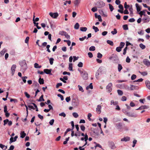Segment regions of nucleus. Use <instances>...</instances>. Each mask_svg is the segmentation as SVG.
I'll use <instances>...</instances> for the list:
<instances>
[{
	"label": "nucleus",
	"instance_id": "20e7f679",
	"mask_svg": "<svg viewBox=\"0 0 150 150\" xmlns=\"http://www.w3.org/2000/svg\"><path fill=\"white\" fill-rule=\"evenodd\" d=\"M79 71L80 73L81 76L83 79L84 80H87L88 78V74L87 72L85 71H82L79 70Z\"/></svg>",
	"mask_w": 150,
	"mask_h": 150
},
{
	"label": "nucleus",
	"instance_id": "680f3d73",
	"mask_svg": "<svg viewBox=\"0 0 150 150\" xmlns=\"http://www.w3.org/2000/svg\"><path fill=\"white\" fill-rule=\"evenodd\" d=\"M28 107L29 108V110H31V109H33V110L35 109V108H34L33 106L30 105L29 104L28 105Z\"/></svg>",
	"mask_w": 150,
	"mask_h": 150
},
{
	"label": "nucleus",
	"instance_id": "f704fd0d",
	"mask_svg": "<svg viewBox=\"0 0 150 150\" xmlns=\"http://www.w3.org/2000/svg\"><path fill=\"white\" fill-rule=\"evenodd\" d=\"M117 33V31L116 28H114L113 31H112L111 32V33L113 35L116 34Z\"/></svg>",
	"mask_w": 150,
	"mask_h": 150
},
{
	"label": "nucleus",
	"instance_id": "9b49d317",
	"mask_svg": "<svg viewBox=\"0 0 150 150\" xmlns=\"http://www.w3.org/2000/svg\"><path fill=\"white\" fill-rule=\"evenodd\" d=\"M145 17L143 18L142 20L143 21L144 23H146L149 22L150 21V18L147 15L144 16Z\"/></svg>",
	"mask_w": 150,
	"mask_h": 150
},
{
	"label": "nucleus",
	"instance_id": "c9c22d12",
	"mask_svg": "<svg viewBox=\"0 0 150 150\" xmlns=\"http://www.w3.org/2000/svg\"><path fill=\"white\" fill-rule=\"evenodd\" d=\"M22 79L23 80V82L25 83H26V79H27L28 78V77L26 76H23L22 77Z\"/></svg>",
	"mask_w": 150,
	"mask_h": 150
},
{
	"label": "nucleus",
	"instance_id": "f8f14e48",
	"mask_svg": "<svg viewBox=\"0 0 150 150\" xmlns=\"http://www.w3.org/2000/svg\"><path fill=\"white\" fill-rule=\"evenodd\" d=\"M143 62L144 64L148 66H150V62L147 59H144L143 60Z\"/></svg>",
	"mask_w": 150,
	"mask_h": 150
},
{
	"label": "nucleus",
	"instance_id": "2f4dec72",
	"mask_svg": "<svg viewBox=\"0 0 150 150\" xmlns=\"http://www.w3.org/2000/svg\"><path fill=\"white\" fill-rule=\"evenodd\" d=\"M34 67L36 68H40L41 67V66L39 65V64L37 63H35L34 64Z\"/></svg>",
	"mask_w": 150,
	"mask_h": 150
},
{
	"label": "nucleus",
	"instance_id": "c03bdc74",
	"mask_svg": "<svg viewBox=\"0 0 150 150\" xmlns=\"http://www.w3.org/2000/svg\"><path fill=\"white\" fill-rule=\"evenodd\" d=\"M72 115L75 118H77L79 116V115L78 113L75 112L73 113Z\"/></svg>",
	"mask_w": 150,
	"mask_h": 150
},
{
	"label": "nucleus",
	"instance_id": "39448f33",
	"mask_svg": "<svg viewBox=\"0 0 150 150\" xmlns=\"http://www.w3.org/2000/svg\"><path fill=\"white\" fill-rule=\"evenodd\" d=\"M59 34L62 36H64L67 39H70V36L67 33L64 31H60L59 33Z\"/></svg>",
	"mask_w": 150,
	"mask_h": 150
},
{
	"label": "nucleus",
	"instance_id": "b1692460",
	"mask_svg": "<svg viewBox=\"0 0 150 150\" xmlns=\"http://www.w3.org/2000/svg\"><path fill=\"white\" fill-rule=\"evenodd\" d=\"M20 135V137L21 138H23L25 136L26 134L25 133L24 131H22L21 132Z\"/></svg>",
	"mask_w": 150,
	"mask_h": 150
},
{
	"label": "nucleus",
	"instance_id": "e433bc0d",
	"mask_svg": "<svg viewBox=\"0 0 150 150\" xmlns=\"http://www.w3.org/2000/svg\"><path fill=\"white\" fill-rule=\"evenodd\" d=\"M79 27V25L78 23H76L74 25V28L76 29H78Z\"/></svg>",
	"mask_w": 150,
	"mask_h": 150
},
{
	"label": "nucleus",
	"instance_id": "412c9836",
	"mask_svg": "<svg viewBox=\"0 0 150 150\" xmlns=\"http://www.w3.org/2000/svg\"><path fill=\"white\" fill-rule=\"evenodd\" d=\"M138 89V87L135 86L131 85L130 87V90H137Z\"/></svg>",
	"mask_w": 150,
	"mask_h": 150
},
{
	"label": "nucleus",
	"instance_id": "5fc2aeb1",
	"mask_svg": "<svg viewBox=\"0 0 150 150\" xmlns=\"http://www.w3.org/2000/svg\"><path fill=\"white\" fill-rule=\"evenodd\" d=\"M102 54H101L100 53V52H98L97 54V57L99 59H100L102 57Z\"/></svg>",
	"mask_w": 150,
	"mask_h": 150
},
{
	"label": "nucleus",
	"instance_id": "7c9ffc66",
	"mask_svg": "<svg viewBox=\"0 0 150 150\" xmlns=\"http://www.w3.org/2000/svg\"><path fill=\"white\" fill-rule=\"evenodd\" d=\"M122 67L120 64H118V70L119 72H120L121 70L122 69Z\"/></svg>",
	"mask_w": 150,
	"mask_h": 150
},
{
	"label": "nucleus",
	"instance_id": "09e8293b",
	"mask_svg": "<svg viewBox=\"0 0 150 150\" xmlns=\"http://www.w3.org/2000/svg\"><path fill=\"white\" fill-rule=\"evenodd\" d=\"M78 87L79 88V90L80 91H81L82 92H83L84 90L82 87L80 86L79 85H78Z\"/></svg>",
	"mask_w": 150,
	"mask_h": 150
},
{
	"label": "nucleus",
	"instance_id": "7ed1b4c3",
	"mask_svg": "<svg viewBox=\"0 0 150 150\" xmlns=\"http://www.w3.org/2000/svg\"><path fill=\"white\" fill-rule=\"evenodd\" d=\"M123 112L125 115L129 117L135 118L137 116V115L133 112H130L126 111H123Z\"/></svg>",
	"mask_w": 150,
	"mask_h": 150
},
{
	"label": "nucleus",
	"instance_id": "f257e3e1",
	"mask_svg": "<svg viewBox=\"0 0 150 150\" xmlns=\"http://www.w3.org/2000/svg\"><path fill=\"white\" fill-rule=\"evenodd\" d=\"M19 64L21 66V70L24 72L27 68V64L25 60L21 61L19 62Z\"/></svg>",
	"mask_w": 150,
	"mask_h": 150
},
{
	"label": "nucleus",
	"instance_id": "6e6552de",
	"mask_svg": "<svg viewBox=\"0 0 150 150\" xmlns=\"http://www.w3.org/2000/svg\"><path fill=\"white\" fill-rule=\"evenodd\" d=\"M50 15L52 18H56L59 15L57 13L50 12L49 13Z\"/></svg>",
	"mask_w": 150,
	"mask_h": 150
},
{
	"label": "nucleus",
	"instance_id": "69168bd1",
	"mask_svg": "<svg viewBox=\"0 0 150 150\" xmlns=\"http://www.w3.org/2000/svg\"><path fill=\"white\" fill-rule=\"evenodd\" d=\"M91 116H92V115H91V113H89L88 114V119L90 121H91V119L90 118V117H91Z\"/></svg>",
	"mask_w": 150,
	"mask_h": 150
},
{
	"label": "nucleus",
	"instance_id": "4be33fe9",
	"mask_svg": "<svg viewBox=\"0 0 150 150\" xmlns=\"http://www.w3.org/2000/svg\"><path fill=\"white\" fill-rule=\"evenodd\" d=\"M146 11V10H143V11H141L139 13V14L140 15L141 17H142V15L145 16L146 15L145 14Z\"/></svg>",
	"mask_w": 150,
	"mask_h": 150
},
{
	"label": "nucleus",
	"instance_id": "603ef678",
	"mask_svg": "<svg viewBox=\"0 0 150 150\" xmlns=\"http://www.w3.org/2000/svg\"><path fill=\"white\" fill-rule=\"evenodd\" d=\"M59 115L61 116H62L63 117H64L66 116V115L64 112H62L61 113H60L59 114Z\"/></svg>",
	"mask_w": 150,
	"mask_h": 150
},
{
	"label": "nucleus",
	"instance_id": "c85d7f7f",
	"mask_svg": "<svg viewBox=\"0 0 150 150\" xmlns=\"http://www.w3.org/2000/svg\"><path fill=\"white\" fill-rule=\"evenodd\" d=\"M135 6L137 8V12H139L141 10V8L139 6L138 4H136Z\"/></svg>",
	"mask_w": 150,
	"mask_h": 150
},
{
	"label": "nucleus",
	"instance_id": "ddd939ff",
	"mask_svg": "<svg viewBox=\"0 0 150 150\" xmlns=\"http://www.w3.org/2000/svg\"><path fill=\"white\" fill-rule=\"evenodd\" d=\"M18 138V136L17 135L14 138L11 137L10 139L9 143L11 144L12 143L16 141Z\"/></svg>",
	"mask_w": 150,
	"mask_h": 150
},
{
	"label": "nucleus",
	"instance_id": "a211bd4d",
	"mask_svg": "<svg viewBox=\"0 0 150 150\" xmlns=\"http://www.w3.org/2000/svg\"><path fill=\"white\" fill-rule=\"evenodd\" d=\"M52 71V69H46L44 70V72L47 74L52 75L51 72Z\"/></svg>",
	"mask_w": 150,
	"mask_h": 150
},
{
	"label": "nucleus",
	"instance_id": "338daca9",
	"mask_svg": "<svg viewBox=\"0 0 150 150\" xmlns=\"http://www.w3.org/2000/svg\"><path fill=\"white\" fill-rule=\"evenodd\" d=\"M8 121H9V120L8 119H6V120H4V126H5L7 124V123L8 122Z\"/></svg>",
	"mask_w": 150,
	"mask_h": 150
},
{
	"label": "nucleus",
	"instance_id": "f03ea898",
	"mask_svg": "<svg viewBox=\"0 0 150 150\" xmlns=\"http://www.w3.org/2000/svg\"><path fill=\"white\" fill-rule=\"evenodd\" d=\"M109 59L111 60L112 62L115 64H117L119 62V59L116 54H112L109 57Z\"/></svg>",
	"mask_w": 150,
	"mask_h": 150
},
{
	"label": "nucleus",
	"instance_id": "f3484780",
	"mask_svg": "<svg viewBox=\"0 0 150 150\" xmlns=\"http://www.w3.org/2000/svg\"><path fill=\"white\" fill-rule=\"evenodd\" d=\"M130 140V138L128 137H125L123 138H122L121 141L122 142H127Z\"/></svg>",
	"mask_w": 150,
	"mask_h": 150
},
{
	"label": "nucleus",
	"instance_id": "49530a36",
	"mask_svg": "<svg viewBox=\"0 0 150 150\" xmlns=\"http://www.w3.org/2000/svg\"><path fill=\"white\" fill-rule=\"evenodd\" d=\"M125 44L124 42H121L120 43L119 47H120V48L122 49L124 46Z\"/></svg>",
	"mask_w": 150,
	"mask_h": 150
},
{
	"label": "nucleus",
	"instance_id": "4d7b16f0",
	"mask_svg": "<svg viewBox=\"0 0 150 150\" xmlns=\"http://www.w3.org/2000/svg\"><path fill=\"white\" fill-rule=\"evenodd\" d=\"M122 49L119 47H117L116 49V51L118 52H120L121 51Z\"/></svg>",
	"mask_w": 150,
	"mask_h": 150
},
{
	"label": "nucleus",
	"instance_id": "aec40b11",
	"mask_svg": "<svg viewBox=\"0 0 150 150\" xmlns=\"http://www.w3.org/2000/svg\"><path fill=\"white\" fill-rule=\"evenodd\" d=\"M101 69L100 68H99L97 72L96 73V77L97 79H98V76L100 75V73L101 72Z\"/></svg>",
	"mask_w": 150,
	"mask_h": 150
},
{
	"label": "nucleus",
	"instance_id": "774afa93",
	"mask_svg": "<svg viewBox=\"0 0 150 150\" xmlns=\"http://www.w3.org/2000/svg\"><path fill=\"white\" fill-rule=\"evenodd\" d=\"M67 102H69L71 100L70 97V96L67 97L65 99Z\"/></svg>",
	"mask_w": 150,
	"mask_h": 150
},
{
	"label": "nucleus",
	"instance_id": "6e6d98bb",
	"mask_svg": "<svg viewBox=\"0 0 150 150\" xmlns=\"http://www.w3.org/2000/svg\"><path fill=\"white\" fill-rule=\"evenodd\" d=\"M54 122V120L53 119H52L50 121L49 123L51 125H52L53 124Z\"/></svg>",
	"mask_w": 150,
	"mask_h": 150
},
{
	"label": "nucleus",
	"instance_id": "cd10ccee",
	"mask_svg": "<svg viewBox=\"0 0 150 150\" xmlns=\"http://www.w3.org/2000/svg\"><path fill=\"white\" fill-rule=\"evenodd\" d=\"M89 88H90L91 89H92L93 88V86L92 83H91L89 86H87L86 88V89L87 90H88Z\"/></svg>",
	"mask_w": 150,
	"mask_h": 150
},
{
	"label": "nucleus",
	"instance_id": "72a5a7b5",
	"mask_svg": "<svg viewBox=\"0 0 150 150\" xmlns=\"http://www.w3.org/2000/svg\"><path fill=\"white\" fill-rule=\"evenodd\" d=\"M43 96L42 95L40 98L38 100V101L41 102L42 101H44V99L43 98Z\"/></svg>",
	"mask_w": 150,
	"mask_h": 150
},
{
	"label": "nucleus",
	"instance_id": "3c124183",
	"mask_svg": "<svg viewBox=\"0 0 150 150\" xmlns=\"http://www.w3.org/2000/svg\"><path fill=\"white\" fill-rule=\"evenodd\" d=\"M69 69L70 71H72L73 67L72 64L71 63H70L69 65Z\"/></svg>",
	"mask_w": 150,
	"mask_h": 150
},
{
	"label": "nucleus",
	"instance_id": "0e129e2a",
	"mask_svg": "<svg viewBox=\"0 0 150 150\" xmlns=\"http://www.w3.org/2000/svg\"><path fill=\"white\" fill-rule=\"evenodd\" d=\"M62 86V83H58L56 85V88H59V87L60 86Z\"/></svg>",
	"mask_w": 150,
	"mask_h": 150
},
{
	"label": "nucleus",
	"instance_id": "4c0bfd02",
	"mask_svg": "<svg viewBox=\"0 0 150 150\" xmlns=\"http://www.w3.org/2000/svg\"><path fill=\"white\" fill-rule=\"evenodd\" d=\"M107 42L108 44H109L110 45L113 46V42L112 41L110 40H107Z\"/></svg>",
	"mask_w": 150,
	"mask_h": 150
},
{
	"label": "nucleus",
	"instance_id": "9d476101",
	"mask_svg": "<svg viewBox=\"0 0 150 150\" xmlns=\"http://www.w3.org/2000/svg\"><path fill=\"white\" fill-rule=\"evenodd\" d=\"M16 67V66L15 64H13L11 67V70L12 71L11 73L12 76L14 74Z\"/></svg>",
	"mask_w": 150,
	"mask_h": 150
},
{
	"label": "nucleus",
	"instance_id": "ea45409f",
	"mask_svg": "<svg viewBox=\"0 0 150 150\" xmlns=\"http://www.w3.org/2000/svg\"><path fill=\"white\" fill-rule=\"evenodd\" d=\"M129 10L130 13L131 15H133V8L132 7V6L131 5V6L129 8Z\"/></svg>",
	"mask_w": 150,
	"mask_h": 150
},
{
	"label": "nucleus",
	"instance_id": "dca6fc26",
	"mask_svg": "<svg viewBox=\"0 0 150 150\" xmlns=\"http://www.w3.org/2000/svg\"><path fill=\"white\" fill-rule=\"evenodd\" d=\"M149 108V107L148 106L144 105H142L140 107H139L138 108L136 109V110H141L142 109H148Z\"/></svg>",
	"mask_w": 150,
	"mask_h": 150
},
{
	"label": "nucleus",
	"instance_id": "6ab92c4d",
	"mask_svg": "<svg viewBox=\"0 0 150 150\" xmlns=\"http://www.w3.org/2000/svg\"><path fill=\"white\" fill-rule=\"evenodd\" d=\"M121 88H124L127 90H130V87L128 85L125 84H122Z\"/></svg>",
	"mask_w": 150,
	"mask_h": 150
},
{
	"label": "nucleus",
	"instance_id": "473e14b6",
	"mask_svg": "<svg viewBox=\"0 0 150 150\" xmlns=\"http://www.w3.org/2000/svg\"><path fill=\"white\" fill-rule=\"evenodd\" d=\"M122 27L123 29L125 30H127L128 29V25L127 24L123 25Z\"/></svg>",
	"mask_w": 150,
	"mask_h": 150
},
{
	"label": "nucleus",
	"instance_id": "1a4fd4ad",
	"mask_svg": "<svg viewBox=\"0 0 150 150\" xmlns=\"http://www.w3.org/2000/svg\"><path fill=\"white\" fill-rule=\"evenodd\" d=\"M97 5L98 6V7L101 8L105 6V4L103 1H100L98 2Z\"/></svg>",
	"mask_w": 150,
	"mask_h": 150
},
{
	"label": "nucleus",
	"instance_id": "79ce46f5",
	"mask_svg": "<svg viewBox=\"0 0 150 150\" xmlns=\"http://www.w3.org/2000/svg\"><path fill=\"white\" fill-rule=\"evenodd\" d=\"M139 47L142 49H144L146 47L142 43L139 44Z\"/></svg>",
	"mask_w": 150,
	"mask_h": 150
},
{
	"label": "nucleus",
	"instance_id": "de8ad7c7",
	"mask_svg": "<svg viewBox=\"0 0 150 150\" xmlns=\"http://www.w3.org/2000/svg\"><path fill=\"white\" fill-rule=\"evenodd\" d=\"M89 50L91 51H94L95 50V47L94 46H91L89 48Z\"/></svg>",
	"mask_w": 150,
	"mask_h": 150
},
{
	"label": "nucleus",
	"instance_id": "5701e85b",
	"mask_svg": "<svg viewBox=\"0 0 150 150\" xmlns=\"http://www.w3.org/2000/svg\"><path fill=\"white\" fill-rule=\"evenodd\" d=\"M145 83L147 87L150 90V82L148 81H146Z\"/></svg>",
	"mask_w": 150,
	"mask_h": 150
},
{
	"label": "nucleus",
	"instance_id": "0eeeda50",
	"mask_svg": "<svg viewBox=\"0 0 150 150\" xmlns=\"http://www.w3.org/2000/svg\"><path fill=\"white\" fill-rule=\"evenodd\" d=\"M108 144L109 147L112 149H115L116 148V146L114 143L111 141H109L108 142Z\"/></svg>",
	"mask_w": 150,
	"mask_h": 150
},
{
	"label": "nucleus",
	"instance_id": "c756f323",
	"mask_svg": "<svg viewBox=\"0 0 150 150\" xmlns=\"http://www.w3.org/2000/svg\"><path fill=\"white\" fill-rule=\"evenodd\" d=\"M87 29V28L86 27H82L80 28L81 31L83 32H86Z\"/></svg>",
	"mask_w": 150,
	"mask_h": 150
},
{
	"label": "nucleus",
	"instance_id": "13d9d810",
	"mask_svg": "<svg viewBox=\"0 0 150 150\" xmlns=\"http://www.w3.org/2000/svg\"><path fill=\"white\" fill-rule=\"evenodd\" d=\"M137 77V76L136 75L133 74L131 77V79L132 80H134Z\"/></svg>",
	"mask_w": 150,
	"mask_h": 150
},
{
	"label": "nucleus",
	"instance_id": "2eb2a0df",
	"mask_svg": "<svg viewBox=\"0 0 150 150\" xmlns=\"http://www.w3.org/2000/svg\"><path fill=\"white\" fill-rule=\"evenodd\" d=\"M101 106L100 105H97L96 110L97 112L99 114H100L101 112Z\"/></svg>",
	"mask_w": 150,
	"mask_h": 150
},
{
	"label": "nucleus",
	"instance_id": "8fccbe9b",
	"mask_svg": "<svg viewBox=\"0 0 150 150\" xmlns=\"http://www.w3.org/2000/svg\"><path fill=\"white\" fill-rule=\"evenodd\" d=\"M39 20V18H38L37 17L35 18V20L34 19H33V23L34 24H36V23L35 22H37Z\"/></svg>",
	"mask_w": 150,
	"mask_h": 150
},
{
	"label": "nucleus",
	"instance_id": "bb28decb",
	"mask_svg": "<svg viewBox=\"0 0 150 150\" xmlns=\"http://www.w3.org/2000/svg\"><path fill=\"white\" fill-rule=\"evenodd\" d=\"M38 81L40 84H43L44 83V80L43 79L40 77Z\"/></svg>",
	"mask_w": 150,
	"mask_h": 150
},
{
	"label": "nucleus",
	"instance_id": "e2e57ef3",
	"mask_svg": "<svg viewBox=\"0 0 150 150\" xmlns=\"http://www.w3.org/2000/svg\"><path fill=\"white\" fill-rule=\"evenodd\" d=\"M78 67H81L83 66V64L81 62H80L77 65Z\"/></svg>",
	"mask_w": 150,
	"mask_h": 150
},
{
	"label": "nucleus",
	"instance_id": "393cba45",
	"mask_svg": "<svg viewBox=\"0 0 150 150\" xmlns=\"http://www.w3.org/2000/svg\"><path fill=\"white\" fill-rule=\"evenodd\" d=\"M80 1V0H75L74 3L75 6H78Z\"/></svg>",
	"mask_w": 150,
	"mask_h": 150
},
{
	"label": "nucleus",
	"instance_id": "4468645a",
	"mask_svg": "<svg viewBox=\"0 0 150 150\" xmlns=\"http://www.w3.org/2000/svg\"><path fill=\"white\" fill-rule=\"evenodd\" d=\"M122 124L121 122H119L116 124L117 128L120 131H121V129H122Z\"/></svg>",
	"mask_w": 150,
	"mask_h": 150
},
{
	"label": "nucleus",
	"instance_id": "bf43d9fd",
	"mask_svg": "<svg viewBox=\"0 0 150 150\" xmlns=\"http://www.w3.org/2000/svg\"><path fill=\"white\" fill-rule=\"evenodd\" d=\"M137 141L136 140H134L133 141V145L132 146L133 147H134L135 146V144H136L137 143Z\"/></svg>",
	"mask_w": 150,
	"mask_h": 150
},
{
	"label": "nucleus",
	"instance_id": "052dcab7",
	"mask_svg": "<svg viewBox=\"0 0 150 150\" xmlns=\"http://www.w3.org/2000/svg\"><path fill=\"white\" fill-rule=\"evenodd\" d=\"M57 96L58 97H60L61 98V100H64V97L61 94H57Z\"/></svg>",
	"mask_w": 150,
	"mask_h": 150
},
{
	"label": "nucleus",
	"instance_id": "a878e982",
	"mask_svg": "<svg viewBox=\"0 0 150 150\" xmlns=\"http://www.w3.org/2000/svg\"><path fill=\"white\" fill-rule=\"evenodd\" d=\"M118 102L115 101H114L113 100H112L110 101V105H116L118 104Z\"/></svg>",
	"mask_w": 150,
	"mask_h": 150
},
{
	"label": "nucleus",
	"instance_id": "a19ab883",
	"mask_svg": "<svg viewBox=\"0 0 150 150\" xmlns=\"http://www.w3.org/2000/svg\"><path fill=\"white\" fill-rule=\"evenodd\" d=\"M117 93L119 95L122 96L123 94V92L120 90H118L117 91Z\"/></svg>",
	"mask_w": 150,
	"mask_h": 150
},
{
	"label": "nucleus",
	"instance_id": "37998d69",
	"mask_svg": "<svg viewBox=\"0 0 150 150\" xmlns=\"http://www.w3.org/2000/svg\"><path fill=\"white\" fill-rule=\"evenodd\" d=\"M124 8L126 9H127L128 8H129L130 7L129 5H127V2H125L124 3Z\"/></svg>",
	"mask_w": 150,
	"mask_h": 150
},
{
	"label": "nucleus",
	"instance_id": "423d86ee",
	"mask_svg": "<svg viewBox=\"0 0 150 150\" xmlns=\"http://www.w3.org/2000/svg\"><path fill=\"white\" fill-rule=\"evenodd\" d=\"M112 83H110L106 86V89L109 93H110L112 90Z\"/></svg>",
	"mask_w": 150,
	"mask_h": 150
},
{
	"label": "nucleus",
	"instance_id": "a18cd8bd",
	"mask_svg": "<svg viewBox=\"0 0 150 150\" xmlns=\"http://www.w3.org/2000/svg\"><path fill=\"white\" fill-rule=\"evenodd\" d=\"M54 59L52 58H51L49 59L50 63L51 65H52L53 63Z\"/></svg>",
	"mask_w": 150,
	"mask_h": 150
},
{
	"label": "nucleus",
	"instance_id": "58836bf2",
	"mask_svg": "<svg viewBox=\"0 0 150 150\" xmlns=\"http://www.w3.org/2000/svg\"><path fill=\"white\" fill-rule=\"evenodd\" d=\"M92 28L94 30L95 32H97L99 31V30L98 28L97 27H95L94 26H93L92 27Z\"/></svg>",
	"mask_w": 150,
	"mask_h": 150
},
{
	"label": "nucleus",
	"instance_id": "864d4df0",
	"mask_svg": "<svg viewBox=\"0 0 150 150\" xmlns=\"http://www.w3.org/2000/svg\"><path fill=\"white\" fill-rule=\"evenodd\" d=\"M109 8L111 11H112L114 9L113 6L110 4H109Z\"/></svg>",
	"mask_w": 150,
	"mask_h": 150
}]
</instances>
